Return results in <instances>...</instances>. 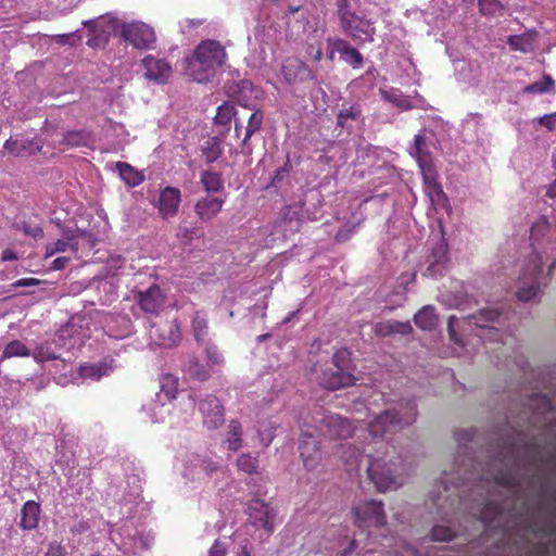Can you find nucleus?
I'll return each instance as SVG.
<instances>
[{
  "mask_svg": "<svg viewBox=\"0 0 556 556\" xmlns=\"http://www.w3.org/2000/svg\"><path fill=\"white\" fill-rule=\"evenodd\" d=\"M525 94H545L555 92V80L551 75H544L541 80L534 81L522 89Z\"/></svg>",
  "mask_w": 556,
  "mask_h": 556,
  "instance_id": "obj_42",
  "label": "nucleus"
},
{
  "mask_svg": "<svg viewBox=\"0 0 556 556\" xmlns=\"http://www.w3.org/2000/svg\"><path fill=\"white\" fill-rule=\"evenodd\" d=\"M333 367L339 369H350L351 370V364H350V353L346 350H339L333 355Z\"/></svg>",
  "mask_w": 556,
  "mask_h": 556,
  "instance_id": "obj_59",
  "label": "nucleus"
},
{
  "mask_svg": "<svg viewBox=\"0 0 556 556\" xmlns=\"http://www.w3.org/2000/svg\"><path fill=\"white\" fill-rule=\"evenodd\" d=\"M303 218L302 205L294 204L285 207L282 212V224L286 230L296 232L300 230Z\"/></svg>",
  "mask_w": 556,
  "mask_h": 556,
  "instance_id": "obj_32",
  "label": "nucleus"
},
{
  "mask_svg": "<svg viewBox=\"0 0 556 556\" xmlns=\"http://www.w3.org/2000/svg\"><path fill=\"white\" fill-rule=\"evenodd\" d=\"M156 48V35L152 26L141 22V51Z\"/></svg>",
  "mask_w": 556,
  "mask_h": 556,
  "instance_id": "obj_50",
  "label": "nucleus"
},
{
  "mask_svg": "<svg viewBox=\"0 0 556 556\" xmlns=\"http://www.w3.org/2000/svg\"><path fill=\"white\" fill-rule=\"evenodd\" d=\"M164 304V295L157 286L150 287L147 291H141V311L157 313Z\"/></svg>",
  "mask_w": 556,
  "mask_h": 556,
  "instance_id": "obj_29",
  "label": "nucleus"
},
{
  "mask_svg": "<svg viewBox=\"0 0 556 556\" xmlns=\"http://www.w3.org/2000/svg\"><path fill=\"white\" fill-rule=\"evenodd\" d=\"M279 427V424L274 419H264L262 421H258L256 427L257 438L260 440V443L263 446H268L274 438L276 429Z\"/></svg>",
  "mask_w": 556,
  "mask_h": 556,
  "instance_id": "obj_40",
  "label": "nucleus"
},
{
  "mask_svg": "<svg viewBox=\"0 0 556 556\" xmlns=\"http://www.w3.org/2000/svg\"><path fill=\"white\" fill-rule=\"evenodd\" d=\"M475 437V431L472 429L467 430H459L455 432V439L456 441L462 444L458 455L455 460V465L457 466V478H452L453 481L455 479L459 480H470L473 477V472H470V477H463L462 472L464 475H467L469 472V468L473 469L475 471H478V464H476V460L470 456L469 448L466 446L467 442H471Z\"/></svg>",
  "mask_w": 556,
  "mask_h": 556,
  "instance_id": "obj_11",
  "label": "nucleus"
},
{
  "mask_svg": "<svg viewBox=\"0 0 556 556\" xmlns=\"http://www.w3.org/2000/svg\"><path fill=\"white\" fill-rule=\"evenodd\" d=\"M41 507L35 501H27L24 503L20 514L18 526L24 531H31L38 528L40 520Z\"/></svg>",
  "mask_w": 556,
  "mask_h": 556,
  "instance_id": "obj_24",
  "label": "nucleus"
},
{
  "mask_svg": "<svg viewBox=\"0 0 556 556\" xmlns=\"http://www.w3.org/2000/svg\"><path fill=\"white\" fill-rule=\"evenodd\" d=\"M205 355L207 362L213 366H220L225 362V358L218 348L211 342L205 343Z\"/></svg>",
  "mask_w": 556,
  "mask_h": 556,
  "instance_id": "obj_55",
  "label": "nucleus"
},
{
  "mask_svg": "<svg viewBox=\"0 0 556 556\" xmlns=\"http://www.w3.org/2000/svg\"><path fill=\"white\" fill-rule=\"evenodd\" d=\"M149 337L159 346L173 348L180 342L181 332L175 321L153 323L149 330Z\"/></svg>",
  "mask_w": 556,
  "mask_h": 556,
  "instance_id": "obj_14",
  "label": "nucleus"
},
{
  "mask_svg": "<svg viewBox=\"0 0 556 556\" xmlns=\"http://www.w3.org/2000/svg\"><path fill=\"white\" fill-rule=\"evenodd\" d=\"M480 12L484 15H497L503 11L498 0H479Z\"/></svg>",
  "mask_w": 556,
  "mask_h": 556,
  "instance_id": "obj_56",
  "label": "nucleus"
},
{
  "mask_svg": "<svg viewBox=\"0 0 556 556\" xmlns=\"http://www.w3.org/2000/svg\"><path fill=\"white\" fill-rule=\"evenodd\" d=\"M177 393L178 378L170 374L163 375L160 380V392L156 393L157 401L164 405L166 402L175 400Z\"/></svg>",
  "mask_w": 556,
  "mask_h": 556,
  "instance_id": "obj_30",
  "label": "nucleus"
},
{
  "mask_svg": "<svg viewBox=\"0 0 556 556\" xmlns=\"http://www.w3.org/2000/svg\"><path fill=\"white\" fill-rule=\"evenodd\" d=\"M506 317L501 314L497 309L493 308H483L479 311L477 315H470L466 318H457L456 316H450L447 323V330L451 340L458 345L459 349L464 350L465 354H469V350L467 349V344L462 339L458 330L460 331H476L471 334V340H480L485 343H503V345L507 344V340L510 337H506L504 340V333L494 326H489V324L497 323L500 325L504 324Z\"/></svg>",
  "mask_w": 556,
  "mask_h": 556,
  "instance_id": "obj_4",
  "label": "nucleus"
},
{
  "mask_svg": "<svg viewBox=\"0 0 556 556\" xmlns=\"http://www.w3.org/2000/svg\"><path fill=\"white\" fill-rule=\"evenodd\" d=\"M355 378L350 369H339L336 367L328 368L319 378L323 388L329 390H338L354 384Z\"/></svg>",
  "mask_w": 556,
  "mask_h": 556,
  "instance_id": "obj_19",
  "label": "nucleus"
},
{
  "mask_svg": "<svg viewBox=\"0 0 556 556\" xmlns=\"http://www.w3.org/2000/svg\"><path fill=\"white\" fill-rule=\"evenodd\" d=\"M247 513L252 525L271 533L276 523L275 509L264 501L254 498L249 502Z\"/></svg>",
  "mask_w": 556,
  "mask_h": 556,
  "instance_id": "obj_12",
  "label": "nucleus"
},
{
  "mask_svg": "<svg viewBox=\"0 0 556 556\" xmlns=\"http://www.w3.org/2000/svg\"><path fill=\"white\" fill-rule=\"evenodd\" d=\"M226 546L219 540H216L208 551V556H226Z\"/></svg>",
  "mask_w": 556,
  "mask_h": 556,
  "instance_id": "obj_64",
  "label": "nucleus"
},
{
  "mask_svg": "<svg viewBox=\"0 0 556 556\" xmlns=\"http://www.w3.org/2000/svg\"><path fill=\"white\" fill-rule=\"evenodd\" d=\"M199 231L195 228L189 229L186 226H179L177 229V238L181 241L187 243L190 241L193 237H199Z\"/></svg>",
  "mask_w": 556,
  "mask_h": 556,
  "instance_id": "obj_61",
  "label": "nucleus"
},
{
  "mask_svg": "<svg viewBox=\"0 0 556 556\" xmlns=\"http://www.w3.org/2000/svg\"><path fill=\"white\" fill-rule=\"evenodd\" d=\"M531 252L520 265V275L516 285V296L526 303H539L543 296L541 282L543 266H547V277L556 271V231L545 217H540L530 229Z\"/></svg>",
  "mask_w": 556,
  "mask_h": 556,
  "instance_id": "obj_3",
  "label": "nucleus"
},
{
  "mask_svg": "<svg viewBox=\"0 0 556 556\" xmlns=\"http://www.w3.org/2000/svg\"><path fill=\"white\" fill-rule=\"evenodd\" d=\"M450 481V475L444 472L441 480L429 494V498L426 502L430 514L433 515V521H442L447 525L437 523L431 530V540L437 542H448L451 541L456 531L451 526L453 516L456 508V496L450 492L447 482Z\"/></svg>",
  "mask_w": 556,
  "mask_h": 556,
  "instance_id": "obj_5",
  "label": "nucleus"
},
{
  "mask_svg": "<svg viewBox=\"0 0 556 556\" xmlns=\"http://www.w3.org/2000/svg\"><path fill=\"white\" fill-rule=\"evenodd\" d=\"M355 523L359 529L379 528L386 523L383 504L380 501H366L354 509Z\"/></svg>",
  "mask_w": 556,
  "mask_h": 556,
  "instance_id": "obj_10",
  "label": "nucleus"
},
{
  "mask_svg": "<svg viewBox=\"0 0 556 556\" xmlns=\"http://www.w3.org/2000/svg\"><path fill=\"white\" fill-rule=\"evenodd\" d=\"M507 42L514 51L529 53L534 50V36L531 34L509 36Z\"/></svg>",
  "mask_w": 556,
  "mask_h": 556,
  "instance_id": "obj_43",
  "label": "nucleus"
},
{
  "mask_svg": "<svg viewBox=\"0 0 556 556\" xmlns=\"http://www.w3.org/2000/svg\"><path fill=\"white\" fill-rule=\"evenodd\" d=\"M301 437L299 442L300 455L303 465L307 470H314L320 463L321 455L319 441L316 439V432L307 418H303L301 424Z\"/></svg>",
  "mask_w": 556,
  "mask_h": 556,
  "instance_id": "obj_9",
  "label": "nucleus"
},
{
  "mask_svg": "<svg viewBox=\"0 0 556 556\" xmlns=\"http://www.w3.org/2000/svg\"><path fill=\"white\" fill-rule=\"evenodd\" d=\"M337 454L344 463L349 472L357 471L359 469V462L364 456L352 443H341L338 446Z\"/></svg>",
  "mask_w": 556,
  "mask_h": 556,
  "instance_id": "obj_27",
  "label": "nucleus"
},
{
  "mask_svg": "<svg viewBox=\"0 0 556 556\" xmlns=\"http://www.w3.org/2000/svg\"><path fill=\"white\" fill-rule=\"evenodd\" d=\"M118 37L121 41L131 45L134 48L139 47V24L137 22H121Z\"/></svg>",
  "mask_w": 556,
  "mask_h": 556,
  "instance_id": "obj_41",
  "label": "nucleus"
},
{
  "mask_svg": "<svg viewBox=\"0 0 556 556\" xmlns=\"http://www.w3.org/2000/svg\"><path fill=\"white\" fill-rule=\"evenodd\" d=\"M144 77L155 84H165L172 75L170 65L163 59L148 55L141 60Z\"/></svg>",
  "mask_w": 556,
  "mask_h": 556,
  "instance_id": "obj_17",
  "label": "nucleus"
},
{
  "mask_svg": "<svg viewBox=\"0 0 556 556\" xmlns=\"http://www.w3.org/2000/svg\"><path fill=\"white\" fill-rule=\"evenodd\" d=\"M539 460L534 444H528L523 439L505 442L504 446L482 468L480 476V488L488 496L486 508L493 509L494 515L501 514V507L493 494L497 489L510 495H517L522 486L525 476L530 467Z\"/></svg>",
  "mask_w": 556,
  "mask_h": 556,
  "instance_id": "obj_2",
  "label": "nucleus"
},
{
  "mask_svg": "<svg viewBox=\"0 0 556 556\" xmlns=\"http://www.w3.org/2000/svg\"><path fill=\"white\" fill-rule=\"evenodd\" d=\"M374 332L378 337H387L393 333L407 334L412 330L409 323H400L395 320H387L377 323L374 326Z\"/></svg>",
  "mask_w": 556,
  "mask_h": 556,
  "instance_id": "obj_35",
  "label": "nucleus"
},
{
  "mask_svg": "<svg viewBox=\"0 0 556 556\" xmlns=\"http://www.w3.org/2000/svg\"><path fill=\"white\" fill-rule=\"evenodd\" d=\"M414 321L422 330H432L438 325V316L432 306H425L415 314Z\"/></svg>",
  "mask_w": 556,
  "mask_h": 556,
  "instance_id": "obj_39",
  "label": "nucleus"
},
{
  "mask_svg": "<svg viewBox=\"0 0 556 556\" xmlns=\"http://www.w3.org/2000/svg\"><path fill=\"white\" fill-rule=\"evenodd\" d=\"M238 468L245 473H253L257 468V459L250 454H241L237 460Z\"/></svg>",
  "mask_w": 556,
  "mask_h": 556,
  "instance_id": "obj_54",
  "label": "nucleus"
},
{
  "mask_svg": "<svg viewBox=\"0 0 556 556\" xmlns=\"http://www.w3.org/2000/svg\"><path fill=\"white\" fill-rule=\"evenodd\" d=\"M113 359L104 358L96 364H83L78 368V375L83 379L100 380L113 371Z\"/></svg>",
  "mask_w": 556,
  "mask_h": 556,
  "instance_id": "obj_25",
  "label": "nucleus"
},
{
  "mask_svg": "<svg viewBox=\"0 0 556 556\" xmlns=\"http://www.w3.org/2000/svg\"><path fill=\"white\" fill-rule=\"evenodd\" d=\"M264 115L261 111L253 112L248 121V125L245 127V134L244 138L242 140V143L245 144L247 141L261 129L262 123H263Z\"/></svg>",
  "mask_w": 556,
  "mask_h": 556,
  "instance_id": "obj_51",
  "label": "nucleus"
},
{
  "mask_svg": "<svg viewBox=\"0 0 556 556\" xmlns=\"http://www.w3.org/2000/svg\"><path fill=\"white\" fill-rule=\"evenodd\" d=\"M235 115H236L235 106L229 103H224L223 105H219L217 109L215 122H216V124H219V125H228Z\"/></svg>",
  "mask_w": 556,
  "mask_h": 556,
  "instance_id": "obj_53",
  "label": "nucleus"
},
{
  "mask_svg": "<svg viewBox=\"0 0 556 556\" xmlns=\"http://www.w3.org/2000/svg\"><path fill=\"white\" fill-rule=\"evenodd\" d=\"M191 329L194 340L199 344H204L208 334L207 317L204 312L195 311L191 319Z\"/></svg>",
  "mask_w": 556,
  "mask_h": 556,
  "instance_id": "obj_36",
  "label": "nucleus"
},
{
  "mask_svg": "<svg viewBox=\"0 0 556 556\" xmlns=\"http://www.w3.org/2000/svg\"><path fill=\"white\" fill-rule=\"evenodd\" d=\"M219 66L211 64L200 58L195 52L186 60V74L193 81L204 84L210 81L216 74Z\"/></svg>",
  "mask_w": 556,
  "mask_h": 556,
  "instance_id": "obj_16",
  "label": "nucleus"
},
{
  "mask_svg": "<svg viewBox=\"0 0 556 556\" xmlns=\"http://www.w3.org/2000/svg\"><path fill=\"white\" fill-rule=\"evenodd\" d=\"M194 52L205 61L215 66H222L226 60V51L224 47L216 40L207 39L201 41Z\"/></svg>",
  "mask_w": 556,
  "mask_h": 556,
  "instance_id": "obj_21",
  "label": "nucleus"
},
{
  "mask_svg": "<svg viewBox=\"0 0 556 556\" xmlns=\"http://www.w3.org/2000/svg\"><path fill=\"white\" fill-rule=\"evenodd\" d=\"M343 31L355 40L372 41L375 28L370 21L365 20L357 14H352V17L340 21Z\"/></svg>",
  "mask_w": 556,
  "mask_h": 556,
  "instance_id": "obj_15",
  "label": "nucleus"
},
{
  "mask_svg": "<svg viewBox=\"0 0 556 556\" xmlns=\"http://www.w3.org/2000/svg\"><path fill=\"white\" fill-rule=\"evenodd\" d=\"M287 84L294 85L315 79L312 70L299 59H289L281 67Z\"/></svg>",
  "mask_w": 556,
  "mask_h": 556,
  "instance_id": "obj_18",
  "label": "nucleus"
},
{
  "mask_svg": "<svg viewBox=\"0 0 556 556\" xmlns=\"http://www.w3.org/2000/svg\"><path fill=\"white\" fill-rule=\"evenodd\" d=\"M220 469L218 460H214L207 455L188 453L182 459L181 476L187 482L201 485Z\"/></svg>",
  "mask_w": 556,
  "mask_h": 556,
  "instance_id": "obj_6",
  "label": "nucleus"
},
{
  "mask_svg": "<svg viewBox=\"0 0 556 556\" xmlns=\"http://www.w3.org/2000/svg\"><path fill=\"white\" fill-rule=\"evenodd\" d=\"M201 182L210 193H216L224 189V181L218 173L203 172L201 174Z\"/></svg>",
  "mask_w": 556,
  "mask_h": 556,
  "instance_id": "obj_47",
  "label": "nucleus"
},
{
  "mask_svg": "<svg viewBox=\"0 0 556 556\" xmlns=\"http://www.w3.org/2000/svg\"><path fill=\"white\" fill-rule=\"evenodd\" d=\"M121 20L112 14L101 15L98 18L87 20L83 25L89 31L87 45L91 48H104L112 35L118 34Z\"/></svg>",
  "mask_w": 556,
  "mask_h": 556,
  "instance_id": "obj_7",
  "label": "nucleus"
},
{
  "mask_svg": "<svg viewBox=\"0 0 556 556\" xmlns=\"http://www.w3.org/2000/svg\"><path fill=\"white\" fill-rule=\"evenodd\" d=\"M446 245L443 242L438 243L428 258L429 266L425 273L426 276L435 277L441 275L446 264Z\"/></svg>",
  "mask_w": 556,
  "mask_h": 556,
  "instance_id": "obj_28",
  "label": "nucleus"
},
{
  "mask_svg": "<svg viewBox=\"0 0 556 556\" xmlns=\"http://www.w3.org/2000/svg\"><path fill=\"white\" fill-rule=\"evenodd\" d=\"M341 58L354 68H358L363 64L362 54L351 46L342 53Z\"/></svg>",
  "mask_w": 556,
  "mask_h": 556,
  "instance_id": "obj_58",
  "label": "nucleus"
},
{
  "mask_svg": "<svg viewBox=\"0 0 556 556\" xmlns=\"http://www.w3.org/2000/svg\"><path fill=\"white\" fill-rule=\"evenodd\" d=\"M83 233L74 230L64 231V238L58 240L47 249L48 255H53L58 252H65L68 248L73 251L78 249V239Z\"/></svg>",
  "mask_w": 556,
  "mask_h": 556,
  "instance_id": "obj_33",
  "label": "nucleus"
},
{
  "mask_svg": "<svg viewBox=\"0 0 556 556\" xmlns=\"http://www.w3.org/2000/svg\"><path fill=\"white\" fill-rule=\"evenodd\" d=\"M184 370L191 378H194L199 381H205L211 377V369L207 365L201 363L197 357H190L188 362L185 364Z\"/></svg>",
  "mask_w": 556,
  "mask_h": 556,
  "instance_id": "obj_38",
  "label": "nucleus"
},
{
  "mask_svg": "<svg viewBox=\"0 0 556 556\" xmlns=\"http://www.w3.org/2000/svg\"><path fill=\"white\" fill-rule=\"evenodd\" d=\"M90 139V134L86 130H72L63 135L60 143L72 148H78L88 146Z\"/></svg>",
  "mask_w": 556,
  "mask_h": 556,
  "instance_id": "obj_45",
  "label": "nucleus"
},
{
  "mask_svg": "<svg viewBox=\"0 0 556 556\" xmlns=\"http://www.w3.org/2000/svg\"><path fill=\"white\" fill-rule=\"evenodd\" d=\"M4 149L15 156H28L38 153L41 150V146L35 139L11 138L5 141Z\"/></svg>",
  "mask_w": 556,
  "mask_h": 556,
  "instance_id": "obj_23",
  "label": "nucleus"
},
{
  "mask_svg": "<svg viewBox=\"0 0 556 556\" xmlns=\"http://www.w3.org/2000/svg\"><path fill=\"white\" fill-rule=\"evenodd\" d=\"M242 427L239 421L231 420L227 427L226 444L228 450L238 451L242 446Z\"/></svg>",
  "mask_w": 556,
  "mask_h": 556,
  "instance_id": "obj_44",
  "label": "nucleus"
},
{
  "mask_svg": "<svg viewBox=\"0 0 556 556\" xmlns=\"http://www.w3.org/2000/svg\"><path fill=\"white\" fill-rule=\"evenodd\" d=\"M222 143L217 137L206 139L202 146V153L208 163L215 162L222 154Z\"/></svg>",
  "mask_w": 556,
  "mask_h": 556,
  "instance_id": "obj_48",
  "label": "nucleus"
},
{
  "mask_svg": "<svg viewBox=\"0 0 556 556\" xmlns=\"http://www.w3.org/2000/svg\"><path fill=\"white\" fill-rule=\"evenodd\" d=\"M467 289L460 281L454 282L451 290H441L439 300L450 307L459 308L467 303Z\"/></svg>",
  "mask_w": 556,
  "mask_h": 556,
  "instance_id": "obj_26",
  "label": "nucleus"
},
{
  "mask_svg": "<svg viewBox=\"0 0 556 556\" xmlns=\"http://www.w3.org/2000/svg\"><path fill=\"white\" fill-rule=\"evenodd\" d=\"M225 199L208 194L197 201L194 211L200 220L208 222L217 216L222 211Z\"/></svg>",
  "mask_w": 556,
  "mask_h": 556,
  "instance_id": "obj_22",
  "label": "nucleus"
},
{
  "mask_svg": "<svg viewBox=\"0 0 556 556\" xmlns=\"http://www.w3.org/2000/svg\"><path fill=\"white\" fill-rule=\"evenodd\" d=\"M307 419L317 432L327 433L332 438L345 439L353 431L351 422L339 415L317 410Z\"/></svg>",
  "mask_w": 556,
  "mask_h": 556,
  "instance_id": "obj_8",
  "label": "nucleus"
},
{
  "mask_svg": "<svg viewBox=\"0 0 556 556\" xmlns=\"http://www.w3.org/2000/svg\"><path fill=\"white\" fill-rule=\"evenodd\" d=\"M409 154L417 160L419 167L425 174L426 181H429L430 178L426 174V163L429 150L425 135L418 134L415 136L414 144L409 148Z\"/></svg>",
  "mask_w": 556,
  "mask_h": 556,
  "instance_id": "obj_31",
  "label": "nucleus"
},
{
  "mask_svg": "<svg viewBox=\"0 0 556 556\" xmlns=\"http://www.w3.org/2000/svg\"><path fill=\"white\" fill-rule=\"evenodd\" d=\"M379 93L386 102L393 104L402 110H409L413 108L412 101L408 97L404 96L399 89H380Z\"/></svg>",
  "mask_w": 556,
  "mask_h": 556,
  "instance_id": "obj_37",
  "label": "nucleus"
},
{
  "mask_svg": "<svg viewBox=\"0 0 556 556\" xmlns=\"http://www.w3.org/2000/svg\"><path fill=\"white\" fill-rule=\"evenodd\" d=\"M116 168L119 173L121 178L128 185V186H137L139 185V173L128 165L127 163L117 162Z\"/></svg>",
  "mask_w": 556,
  "mask_h": 556,
  "instance_id": "obj_49",
  "label": "nucleus"
},
{
  "mask_svg": "<svg viewBox=\"0 0 556 556\" xmlns=\"http://www.w3.org/2000/svg\"><path fill=\"white\" fill-rule=\"evenodd\" d=\"M31 356V350L20 340L9 342L0 357V362L11 357H28Z\"/></svg>",
  "mask_w": 556,
  "mask_h": 556,
  "instance_id": "obj_46",
  "label": "nucleus"
},
{
  "mask_svg": "<svg viewBox=\"0 0 556 556\" xmlns=\"http://www.w3.org/2000/svg\"><path fill=\"white\" fill-rule=\"evenodd\" d=\"M204 427L217 429L225 421L224 406L214 395H205L198 403Z\"/></svg>",
  "mask_w": 556,
  "mask_h": 556,
  "instance_id": "obj_13",
  "label": "nucleus"
},
{
  "mask_svg": "<svg viewBox=\"0 0 556 556\" xmlns=\"http://www.w3.org/2000/svg\"><path fill=\"white\" fill-rule=\"evenodd\" d=\"M67 552L65 547L58 541H53L49 544L46 556H66Z\"/></svg>",
  "mask_w": 556,
  "mask_h": 556,
  "instance_id": "obj_63",
  "label": "nucleus"
},
{
  "mask_svg": "<svg viewBox=\"0 0 556 556\" xmlns=\"http://www.w3.org/2000/svg\"><path fill=\"white\" fill-rule=\"evenodd\" d=\"M31 356L37 363H45L54 359H62L61 354L54 346L53 341H43L31 350Z\"/></svg>",
  "mask_w": 556,
  "mask_h": 556,
  "instance_id": "obj_34",
  "label": "nucleus"
},
{
  "mask_svg": "<svg viewBox=\"0 0 556 556\" xmlns=\"http://www.w3.org/2000/svg\"><path fill=\"white\" fill-rule=\"evenodd\" d=\"M416 418L415 401L403 400L368 422V433L377 447L371 448L370 443H367L364 447V456L367 458V476L378 491L396 490L404 484L406 471L404 458L394 445L384 440L388 434H393L414 424Z\"/></svg>",
  "mask_w": 556,
  "mask_h": 556,
  "instance_id": "obj_1",
  "label": "nucleus"
},
{
  "mask_svg": "<svg viewBox=\"0 0 556 556\" xmlns=\"http://www.w3.org/2000/svg\"><path fill=\"white\" fill-rule=\"evenodd\" d=\"M328 48H332L336 52L342 53L350 47L349 42L340 38H328Z\"/></svg>",
  "mask_w": 556,
  "mask_h": 556,
  "instance_id": "obj_62",
  "label": "nucleus"
},
{
  "mask_svg": "<svg viewBox=\"0 0 556 556\" xmlns=\"http://www.w3.org/2000/svg\"><path fill=\"white\" fill-rule=\"evenodd\" d=\"M290 169H291V166L288 162L283 166L279 167L275 172V175L271 178L270 185L273 187H278L280 185V182L289 176Z\"/></svg>",
  "mask_w": 556,
  "mask_h": 556,
  "instance_id": "obj_60",
  "label": "nucleus"
},
{
  "mask_svg": "<svg viewBox=\"0 0 556 556\" xmlns=\"http://www.w3.org/2000/svg\"><path fill=\"white\" fill-rule=\"evenodd\" d=\"M181 202L180 190L174 187L164 188L159 197L157 210L160 215L167 219L174 217Z\"/></svg>",
  "mask_w": 556,
  "mask_h": 556,
  "instance_id": "obj_20",
  "label": "nucleus"
},
{
  "mask_svg": "<svg viewBox=\"0 0 556 556\" xmlns=\"http://www.w3.org/2000/svg\"><path fill=\"white\" fill-rule=\"evenodd\" d=\"M361 109L357 105H351L349 108L342 109L337 117V123L339 126H346L349 121H356L361 116Z\"/></svg>",
  "mask_w": 556,
  "mask_h": 556,
  "instance_id": "obj_52",
  "label": "nucleus"
},
{
  "mask_svg": "<svg viewBox=\"0 0 556 556\" xmlns=\"http://www.w3.org/2000/svg\"><path fill=\"white\" fill-rule=\"evenodd\" d=\"M530 406L535 415H545L549 412L552 402L546 396H536L531 400Z\"/></svg>",
  "mask_w": 556,
  "mask_h": 556,
  "instance_id": "obj_57",
  "label": "nucleus"
}]
</instances>
